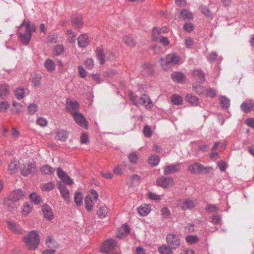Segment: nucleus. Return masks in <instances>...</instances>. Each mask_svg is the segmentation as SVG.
<instances>
[{
  "mask_svg": "<svg viewBox=\"0 0 254 254\" xmlns=\"http://www.w3.org/2000/svg\"><path fill=\"white\" fill-rule=\"evenodd\" d=\"M36 26L29 21L24 20L20 25L18 35L21 42L24 45H27L31 40L32 33L36 31Z\"/></svg>",
  "mask_w": 254,
  "mask_h": 254,
  "instance_id": "obj_1",
  "label": "nucleus"
},
{
  "mask_svg": "<svg viewBox=\"0 0 254 254\" xmlns=\"http://www.w3.org/2000/svg\"><path fill=\"white\" fill-rule=\"evenodd\" d=\"M23 241L29 250H35L40 243V237L36 231L29 232L23 237Z\"/></svg>",
  "mask_w": 254,
  "mask_h": 254,
  "instance_id": "obj_2",
  "label": "nucleus"
},
{
  "mask_svg": "<svg viewBox=\"0 0 254 254\" xmlns=\"http://www.w3.org/2000/svg\"><path fill=\"white\" fill-rule=\"evenodd\" d=\"M129 96L130 100L136 106L143 105L146 108H151L152 107V101L149 96L146 94H144L141 97L139 98L133 93L130 92L129 93Z\"/></svg>",
  "mask_w": 254,
  "mask_h": 254,
  "instance_id": "obj_3",
  "label": "nucleus"
},
{
  "mask_svg": "<svg viewBox=\"0 0 254 254\" xmlns=\"http://www.w3.org/2000/svg\"><path fill=\"white\" fill-rule=\"evenodd\" d=\"M98 198V192L94 190H90L85 199V207L88 211H90L92 210L93 206Z\"/></svg>",
  "mask_w": 254,
  "mask_h": 254,
  "instance_id": "obj_4",
  "label": "nucleus"
},
{
  "mask_svg": "<svg viewBox=\"0 0 254 254\" xmlns=\"http://www.w3.org/2000/svg\"><path fill=\"white\" fill-rule=\"evenodd\" d=\"M212 168L210 167H204L198 163L190 164L188 168V170L193 174H202L211 171Z\"/></svg>",
  "mask_w": 254,
  "mask_h": 254,
  "instance_id": "obj_5",
  "label": "nucleus"
},
{
  "mask_svg": "<svg viewBox=\"0 0 254 254\" xmlns=\"http://www.w3.org/2000/svg\"><path fill=\"white\" fill-rule=\"evenodd\" d=\"M156 184L158 187L167 189L173 187L175 184L174 180L171 177L161 176L156 180Z\"/></svg>",
  "mask_w": 254,
  "mask_h": 254,
  "instance_id": "obj_6",
  "label": "nucleus"
},
{
  "mask_svg": "<svg viewBox=\"0 0 254 254\" xmlns=\"http://www.w3.org/2000/svg\"><path fill=\"white\" fill-rule=\"evenodd\" d=\"M21 174L23 176H27L35 169V165L32 162L26 161L20 166Z\"/></svg>",
  "mask_w": 254,
  "mask_h": 254,
  "instance_id": "obj_7",
  "label": "nucleus"
},
{
  "mask_svg": "<svg viewBox=\"0 0 254 254\" xmlns=\"http://www.w3.org/2000/svg\"><path fill=\"white\" fill-rule=\"evenodd\" d=\"M79 104L77 101H73L69 99L66 100L65 106L66 111L72 115V116L79 113Z\"/></svg>",
  "mask_w": 254,
  "mask_h": 254,
  "instance_id": "obj_8",
  "label": "nucleus"
},
{
  "mask_svg": "<svg viewBox=\"0 0 254 254\" xmlns=\"http://www.w3.org/2000/svg\"><path fill=\"white\" fill-rule=\"evenodd\" d=\"M7 197L9 200L19 203L21 200H23L25 195L22 190L18 189L11 191Z\"/></svg>",
  "mask_w": 254,
  "mask_h": 254,
  "instance_id": "obj_9",
  "label": "nucleus"
},
{
  "mask_svg": "<svg viewBox=\"0 0 254 254\" xmlns=\"http://www.w3.org/2000/svg\"><path fill=\"white\" fill-rule=\"evenodd\" d=\"M166 242L173 249H176L180 246V238L173 234H169L167 236Z\"/></svg>",
  "mask_w": 254,
  "mask_h": 254,
  "instance_id": "obj_10",
  "label": "nucleus"
},
{
  "mask_svg": "<svg viewBox=\"0 0 254 254\" xmlns=\"http://www.w3.org/2000/svg\"><path fill=\"white\" fill-rule=\"evenodd\" d=\"M117 245V242L113 239H109L105 241L101 247V251L106 254H109L112 252Z\"/></svg>",
  "mask_w": 254,
  "mask_h": 254,
  "instance_id": "obj_11",
  "label": "nucleus"
},
{
  "mask_svg": "<svg viewBox=\"0 0 254 254\" xmlns=\"http://www.w3.org/2000/svg\"><path fill=\"white\" fill-rule=\"evenodd\" d=\"M177 205L184 210L191 209L195 205L193 200L190 199H181L178 201Z\"/></svg>",
  "mask_w": 254,
  "mask_h": 254,
  "instance_id": "obj_12",
  "label": "nucleus"
},
{
  "mask_svg": "<svg viewBox=\"0 0 254 254\" xmlns=\"http://www.w3.org/2000/svg\"><path fill=\"white\" fill-rule=\"evenodd\" d=\"M58 189L64 200L67 203H69L71 201V197L68 189L64 185L61 184H59Z\"/></svg>",
  "mask_w": 254,
  "mask_h": 254,
  "instance_id": "obj_13",
  "label": "nucleus"
},
{
  "mask_svg": "<svg viewBox=\"0 0 254 254\" xmlns=\"http://www.w3.org/2000/svg\"><path fill=\"white\" fill-rule=\"evenodd\" d=\"M72 117L77 124L85 129L87 128L88 123L83 115L79 112Z\"/></svg>",
  "mask_w": 254,
  "mask_h": 254,
  "instance_id": "obj_14",
  "label": "nucleus"
},
{
  "mask_svg": "<svg viewBox=\"0 0 254 254\" xmlns=\"http://www.w3.org/2000/svg\"><path fill=\"white\" fill-rule=\"evenodd\" d=\"M8 228L15 234H22L23 230L18 223L11 221L6 222Z\"/></svg>",
  "mask_w": 254,
  "mask_h": 254,
  "instance_id": "obj_15",
  "label": "nucleus"
},
{
  "mask_svg": "<svg viewBox=\"0 0 254 254\" xmlns=\"http://www.w3.org/2000/svg\"><path fill=\"white\" fill-rule=\"evenodd\" d=\"M57 175L63 182L67 185H71L73 184V181L72 179L61 168H59L57 169Z\"/></svg>",
  "mask_w": 254,
  "mask_h": 254,
  "instance_id": "obj_16",
  "label": "nucleus"
},
{
  "mask_svg": "<svg viewBox=\"0 0 254 254\" xmlns=\"http://www.w3.org/2000/svg\"><path fill=\"white\" fill-rule=\"evenodd\" d=\"M171 78L174 82L181 84L184 83L186 80L185 75L180 72L173 73L171 74Z\"/></svg>",
  "mask_w": 254,
  "mask_h": 254,
  "instance_id": "obj_17",
  "label": "nucleus"
},
{
  "mask_svg": "<svg viewBox=\"0 0 254 254\" xmlns=\"http://www.w3.org/2000/svg\"><path fill=\"white\" fill-rule=\"evenodd\" d=\"M42 212L45 218L48 220H52L54 217V214L52 208L47 204L42 206Z\"/></svg>",
  "mask_w": 254,
  "mask_h": 254,
  "instance_id": "obj_18",
  "label": "nucleus"
},
{
  "mask_svg": "<svg viewBox=\"0 0 254 254\" xmlns=\"http://www.w3.org/2000/svg\"><path fill=\"white\" fill-rule=\"evenodd\" d=\"M180 169V165L179 164L169 165L164 168V174L165 175L171 174L178 172Z\"/></svg>",
  "mask_w": 254,
  "mask_h": 254,
  "instance_id": "obj_19",
  "label": "nucleus"
},
{
  "mask_svg": "<svg viewBox=\"0 0 254 254\" xmlns=\"http://www.w3.org/2000/svg\"><path fill=\"white\" fill-rule=\"evenodd\" d=\"M129 232L130 229L128 226L124 225L118 229L117 237L120 239L124 238L129 234Z\"/></svg>",
  "mask_w": 254,
  "mask_h": 254,
  "instance_id": "obj_20",
  "label": "nucleus"
},
{
  "mask_svg": "<svg viewBox=\"0 0 254 254\" xmlns=\"http://www.w3.org/2000/svg\"><path fill=\"white\" fill-rule=\"evenodd\" d=\"M151 209V207L149 205L143 204L137 208V211L140 216H145L150 213Z\"/></svg>",
  "mask_w": 254,
  "mask_h": 254,
  "instance_id": "obj_21",
  "label": "nucleus"
},
{
  "mask_svg": "<svg viewBox=\"0 0 254 254\" xmlns=\"http://www.w3.org/2000/svg\"><path fill=\"white\" fill-rule=\"evenodd\" d=\"M192 76L195 80H199L200 83L205 81V74L200 69H195L192 71Z\"/></svg>",
  "mask_w": 254,
  "mask_h": 254,
  "instance_id": "obj_22",
  "label": "nucleus"
},
{
  "mask_svg": "<svg viewBox=\"0 0 254 254\" xmlns=\"http://www.w3.org/2000/svg\"><path fill=\"white\" fill-rule=\"evenodd\" d=\"M179 61V56L175 53L167 55L165 58L166 64H178Z\"/></svg>",
  "mask_w": 254,
  "mask_h": 254,
  "instance_id": "obj_23",
  "label": "nucleus"
},
{
  "mask_svg": "<svg viewBox=\"0 0 254 254\" xmlns=\"http://www.w3.org/2000/svg\"><path fill=\"white\" fill-rule=\"evenodd\" d=\"M17 204L16 202L9 200L8 197L4 201V204L7 210L11 212L15 211L17 208Z\"/></svg>",
  "mask_w": 254,
  "mask_h": 254,
  "instance_id": "obj_24",
  "label": "nucleus"
},
{
  "mask_svg": "<svg viewBox=\"0 0 254 254\" xmlns=\"http://www.w3.org/2000/svg\"><path fill=\"white\" fill-rule=\"evenodd\" d=\"M78 44L80 47H86L89 44V41L88 36L83 34L80 35L77 39Z\"/></svg>",
  "mask_w": 254,
  "mask_h": 254,
  "instance_id": "obj_25",
  "label": "nucleus"
},
{
  "mask_svg": "<svg viewBox=\"0 0 254 254\" xmlns=\"http://www.w3.org/2000/svg\"><path fill=\"white\" fill-rule=\"evenodd\" d=\"M9 86L7 84H3L0 85V97L1 98H6L9 95Z\"/></svg>",
  "mask_w": 254,
  "mask_h": 254,
  "instance_id": "obj_26",
  "label": "nucleus"
},
{
  "mask_svg": "<svg viewBox=\"0 0 254 254\" xmlns=\"http://www.w3.org/2000/svg\"><path fill=\"white\" fill-rule=\"evenodd\" d=\"M128 184L129 187L138 186L140 183V177L138 175H132L128 178Z\"/></svg>",
  "mask_w": 254,
  "mask_h": 254,
  "instance_id": "obj_27",
  "label": "nucleus"
},
{
  "mask_svg": "<svg viewBox=\"0 0 254 254\" xmlns=\"http://www.w3.org/2000/svg\"><path fill=\"white\" fill-rule=\"evenodd\" d=\"M68 137V133L64 129H60L56 132L55 138L58 140L65 141Z\"/></svg>",
  "mask_w": 254,
  "mask_h": 254,
  "instance_id": "obj_28",
  "label": "nucleus"
},
{
  "mask_svg": "<svg viewBox=\"0 0 254 254\" xmlns=\"http://www.w3.org/2000/svg\"><path fill=\"white\" fill-rule=\"evenodd\" d=\"M241 110L245 113H249L252 110V102L251 100H248L243 102L241 105Z\"/></svg>",
  "mask_w": 254,
  "mask_h": 254,
  "instance_id": "obj_29",
  "label": "nucleus"
},
{
  "mask_svg": "<svg viewBox=\"0 0 254 254\" xmlns=\"http://www.w3.org/2000/svg\"><path fill=\"white\" fill-rule=\"evenodd\" d=\"M180 16L184 20L192 19L193 18L192 13L185 9H182L181 11Z\"/></svg>",
  "mask_w": 254,
  "mask_h": 254,
  "instance_id": "obj_30",
  "label": "nucleus"
},
{
  "mask_svg": "<svg viewBox=\"0 0 254 254\" xmlns=\"http://www.w3.org/2000/svg\"><path fill=\"white\" fill-rule=\"evenodd\" d=\"M19 165V163L18 161L16 160L12 161L8 166V170L9 173L11 174L16 173L17 171L18 168H20Z\"/></svg>",
  "mask_w": 254,
  "mask_h": 254,
  "instance_id": "obj_31",
  "label": "nucleus"
},
{
  "mask_svg": "<svg viewBox=\"0 0 254 254\" xmlns=\"http://www.w3.org/2000/svg\"><path fill=\"white\" fill-rule=\"evenodd\" d=\"M123 41L127 46L130 48H133L135 46V40L131 36L128 35L124 36Z\"/></svg>",
  "mask_w": 254,
  "mask_h": 254,
  "instance_id": "obj_32",
  "label": "nucleus"
},
{
  "mask_svg": "<svg viewBox=\"0 0 254 254\" xmlns=\"http://www.w3.org/2000/svg\"><path fill=\"white\" fill-rule=\"evenodd\" d=\"M55 183L52 182H50L42 184L40 185V188L43 191H49L53 190L55 188Z\"/></svg>",
  "mask_w": 254,
  "mask_h": 254,
  "instance_id": "obj_33",
  "label": "nucleus"
},
{
  "mask_svg": "<svg viewBox=\"0 0 254 254\" xmlns=\"http://www.w3.org/2000/svg\"><path fill=\"white\" fill-rule=\"evenodd\" d=\"M42 75L40 74H36L31 79V84L34 87H38L41 84Z\"/></svg>",
  "mask_w": 254,
  "mask_h": 254,
  "instance_id": "obj_34",
  "label": "nucleus"
},
{
  "mask_svg": "<svg viewBox=\"0 0 254 254\" xmlns=\"http://www.w3.org/2000/svg\"><path fill=\"white\" fill-rule=\"evenodd\" d=\"M163 32V30L157 27H154L152 30V37L154 41H159V39L162 37L161 34Z\"/></svg>",
  "mask_w": 254,
  "mask_h": 254,
  "instance_id": "obj_35",
  "label": "nucleus"
},
{
  "mask_svg": "<svg viewBox=\"0 0 254 254\" xmlns=\"http://www.w3.org/2000/svg\"><path fill=\"white\" fill-rule=\"evenodd\" d=\"M172 249L170 246L164 245L159 247L158 250L160 254H172Z\"/></svg>",
  "mask_w": 254,
  "mask_h": 254,
  "instance_id": "obj_36",
  "label": "nucleus"
},
{
  "mask_svg": "<svg viewBox=\"0 0 254 254\" xmlns=\"http://www.w3.org/2000/svg\"><path fill=\"white\" fill-rule=\"evenodd\" d=\"M25 89L23 87L17 88L14 91V95L16 98L21 100L25 97Z\"/></svg>",
  "mask_w": 254,
  "mask_h": 254,
  "instance_id": "obj_37",
  "label": "nucleus"
},
{
  "mask_svg": "<svg viewBox=\"0 0 254 254\" xmlns=\"http://www.w3.org/2000/svg\"><path fill=\"white\" fill-rule=\"evenodd\" d=\"M74 200L75 204L78 206H81L83 203V197L81 192L76 191L74 193Z\"/></svg>",
  "mask_w": 254,
  "mask_h": 254,
  "instance_id": "obj_38",
  "label": "nucleus"
},
{
  "mask_svg": "<svg viewBox=\"0 0 254 254\" xmlns=\"http://www.w3.org/2000/svg\"><path fill=\"white\" fill-rule=\"evenodd\" d=\"M96 55L101 64H104L105 62H106V55H105L104 52L101 48H97Z\"/></svg>",
  "mask_w": 254,
  "mask_h": 254,
  "instance_id": "obj_39",
  "label": "nucleus"
},
{
  "mask_svg": "<svg viewBox=\"0 0 254 254\" xmlns=\"http://www.w3.org/2000/svg\"><path fill=\"white\" fill-rule=\"evenodd\" d=\"M40 171L42 173L46 175L52 174L55 172L54 169L48 165H45L41 167Z\"/></svg>",
  "mask_w": 254,
  "mask_h": 254,
  "instance_id": "obj_40",
  "label": "nucleus"
},
{
  "mask_svg": "<svg viewBox=\"0 0 254 254\" xmlns=\"http://www.w3.org/2000/svg\"><path fill=\"white\" fill-rule=\"evenodd\" d=\"M128 158L129 162L131 164H136L138 160V153L132 152L128 154Z\"/></svg>",
  "mask_w": 254,
  "mask_h": 254,
  "instance_id": "obj_41",
  "label": "nucleus"
},
{
  "mask_svg": "<svg viewBox=\"0 0 254 254\" xmlns=\"http://www.w3.org/2000/svg\"><path fill=\"white\" fill-rule=\"evenodd\" d=\"M199 81H196L193 83V88L195 92L198 94H202L204 93V88L200 85Z\"/></svg>",
  "mask_w": 254,
  "mask_h": 254,
  "instance_id": "obj_42",
  "label": "nucleus"
},
{
  "mask_svg": "<svg viewBox=\"0 0 254 254\" xmlns=\"http://www.w3.org/2000/svg\"><path fill=\"white\" fill-rule=\"evenodd\" d=\"M160 162V158L157 155H151L149 157L148 163L151 166H157Z\"/></svg>",
  "mask_w": 254,
  "mask_h": 254,
  "instance_id": "obj_43",
  "label": "nucleus"
},
{
  "mask_svg": "<svg viewBox=\"0 0 254 254\" xmlns=\"http://www.w3.org/2000/svg\"><path fill=\"white\" fill-rule=\"evenodd\" d=\"M82 18L80 16H74L72 18V24L77 28L82 26Z\"/></svg>",
  "mask_w": 254,
  "mask_h": 254,
  "instance_id": "obj_44",
  "label": "nucleus"
},
{
  "mask_svg": "<svg viewBox=\"0 0 254 254\" xmlns=\"http://www.w3.org/2000/svg\"><path fill=\"white\" fill-rule=\"evenodd\" d=\"M186 100L193 106H197L198 104V98L191 94L187 95Z\"/></svg>",
  "mask_w": 254,
  "mask_h": 254,
  "instance_id": "obj_45",
  "label": "nucleus"
},
{
  "mask_svg": "<svg viewBox=\"0 0 254 254\" xmlns=\"http://www.w3.org/2000/svg\"><path fill=\"white\" fill-rule=\"evenodd\" d=\"M108 208L105 205H103L100 207V209L98 211V215L101 218H105L106 217L108 213Z\"/></svg>",
  "mask_w": 254,
  "mask_h": 254,
  "instance_id": "obj_46",
  "label": "nucleus"
},
{
  "mask_svg": "<svg viewBox=\"0 0 254 254\" xmlns=\"http://www.w3.org/2000/svg\"><path fill=\"white\" fill-rule=\"evenodd\" d=\"M171 101L175 105H180L183 103V98L181 96L175 94L172 96Z\"/></svg>",
  "mask_w": 254,
  "mask_h": 254,
  "instance_id": "obj_47",
  "label": "nucleus"
},
{
  "mask_svg": "<svg viewBox=\"0 0 254 254\" xmlns=\"http://www.w3.org/2000/svg\"><path fill=\"white\" fill-rule=\"evenodd\" d=\"M160 211L161 217L163 219L169 218L171 215V212L169 209L166 207L162 208Z\"/></svg>",
  "mask_w": 254,
  "mask_h": 254,
  "instance_id": "obj_48",
  "label": "nucleus"
},
{
  "mask_svg": "<svg viewBox=\"0 0 254 254\" xmlns=\"http://www.w3.org/2000/svg\"><path fill=\"white\" fill-rule=\"evenodd\" d=\"M64 50V48L62 45H58L55 47L54 51V54L56 56L62 55Z\"/></svg>",
  "mask_w": 254,
  "mask_h": 254,
  "instance_id": "obj_49",
  "label": "nucleus"
},
{
  "mask_svg": "<svg viewBox=\"0 0 254 254\" xmlns=\"http://www.w3.org/2000/svg\"><path fill=\"white\" fill-rule=\"evenodd\" d=\"M30 199L35 204H38L41 202V199L37 193H33L30 195Z\"/></svg>",
  "mask_w": 254,
  "mask_h": 254,
  "instance_id": "obj_50",
  "label": "nucleus"
},
{
  "mask_svg": "<svg viewBox=\"0 0 254 254\" xmlns=\"http://www.w3.org/2000/svg\"><path fill=\"white\" fill-rule=\"evenodd\" d=\"M12 106L13 107V112L15 114H19L22 109V105L20 103H18L16 101H13L12 103Z\"/></svg>",
  "mask_w": 254,
  "mask_h": 254,
  "instance_id": "obj_51",
  "label": "nucleus"
},
{
  "mask_svg": "<svg viewBox=\"0 0 254 254\" xmlns=\"http://www.w3.org/2000/svg\"><path fill=\"white\" fill-rule=\"evenodd\" d=\"M201 10L202 12L206 16L212 18L213 17V15L210 10L206 6H201L200 7Z\"/></svg>",
  "mask_w": 254,
  "mask_h": 254,
  "instance_id": "obj_52",
  "label": "nucleus"
},
{
  "mask_svg": "<svg viewBox=\"0 0 254 254\" xmlns=\"http://www.w3.org/2000/svg\"><path fill=\"white\" fill-rule=\"evenodd\" d=\"M198 238L196 236L190 235L186 238L187 242L190 244H193L198 241Z\"/></svg>",
  "mask_w": 254,
  "mask_h": 254,
  "instance_id": "obj_53",
  "label": "nucleus"
},
{
  "mask_svg": "<svg viewBox=\"0 0 254 254\" xmlns=\"http://www.w3.org/2000/svg\"><path fill=\"white\" fill-rule=\"evenodd\" d=\"M32 211V206L29 204L26 203L24 205L23 209H22V215L23 216H27L31 211Z\"/></svg>",
  "mask_w": 254,
  "mask_h": 254,
  "instance_id": "obj_54",
  "label": "nucleus"
},
{
  "mask_svg": "<svg viewBox=\"0 0 254 254\" xmlns=\"http://www.w3.org/2000/svg\"><path fill=\"white\" fill-rule=\"evenodd\" d=\"M9 105L6 101H0V111L5 112L9 108Z\"/></svg>",
  "mask_w": 254,
  "mask_h": 254,
  "instance_id": "obj_55",
  "label": "nucleus"
},
{
  "mask_svg": "<svg viewBox=\"0 0 254 254\" xmlns=\"http://www.w3.org/2000/svg\"><path fill=\"white\" fill-rule=\"evenodd\" d=\"M36 122L37 125L42 127L47 126L48 124V121H47V120L42 117L38 118L37 119Z\"/></svg>",
  "mask_w": 254,
  "mask_h": 254,
  "instance_id": "obj_56",
  "label": "nucleus"
},
{
  "mask_svg": "<svg viewBox=\"0 0 254 254\" xmlns=\"http://www.w3.org/2000/svg\"><path fill=\"white\" fill-rule=\"evenodd\" d=\"M220 103L223 108H227L229 107L230 105V101L229 100L225 97H221L220 99Z\"/></svg>",
  "mask_w": 254,
  "mask_h": 254,
  "instance_id": "obj_57",
  "label": "nucleus"
},
{
  "mask_svg": "<svg viewBox=\"0 0 254 254\" xmlns=\"http://www.w3.org/2000/svg\"><path fill=\"white\" fill-rule=\"evenodd\" d=\"M204 93H205L206 96L211 98L214 97L216 96L215 91L211 88L205 89Z\"/></svg>",
  "mask_w": 254,
  "mask_h": 254,
  "instance_id": "obj_58",
  "label": "nucleus"
},
{
  "mask_svg": "<svg viewBox=\"0 0 254 254\" xmlns=\"http://www.w3.org/2000/svg\"><path fill=\"white\" fill-rule=\"evenodd\" d=\"M206 210L208 212H215L218 211V208L215 205L208 204L206 207Z\"/></svg>",
  "mask_w": 254,
  "mask_h": 254,
  "instance_id": "obj_59",
  "label": "nucleus"
},
{
  "mask_svg": "<svg viewBox=\"0 0 254 254\" xmlns=\"http://www.w3.org/2000/svg\"><path fill=\"white\" fill-rule=\"evenodd\" d=\"M183 28L186 32H190L193 30L194 26L191 23H187L184 25Z\"/></svg>",
  "mask_w": 254,
  "mask_h": 254,
  "instance_id": "obj_60",
  "label": "nucleus"
},
{
  "mask_svg": "<svg viewBox=\"0 0 254 254\" xmlns=\"http://www.w3.org/2000/svg\"><path fill=\"white\" fill-rule=\"evenodd\" d=\"M143 133L146 137H149L152 136V132L151 128L148 126H145L143 129Z\"/></svg>",
  "mask_w": 254,
  "mask_h": 254,
  "instance_id": "obj_61",
  "label": "nucleus"
},
{
  "mask_svg": "<svg viewBox=\"0 0 254 254\" xmlns=\"http://www.w3.org/2000/svg\"><path fill=\"white\" fill-rule=\"evenodd\" d=\"M185 45L187 48H191L193 44L194 40L190 37H188L185 39Z\"/></svg>",
  "mask_w": 254,
  "mask_h": 254,
  "instance_id": "obj_62",
  "label": "nucleus"
},
{
  "mask_svg": "<svg viewBox=\"0 0 254 254\" xmlns=\"http://www.w3.org/2000/svg\"><path fill=\"white\" fill-rule=\"evenodd\" d=\"M37 110V106L35 104H31L28 107V112L29 114H34Z\"/></svg>",
  "mask_w": 254,
  "mask_h": 254,
  "instance_id": "obj_63",
  "label": "nucleus"
},
{
  "mask_svg": "<svg viewBox=\"0 0 254 254\" xmlns=\"http://www.w3.org/2000/svg\"><path fill=\"white\" fill-rule=\"evenodd\" d=\"M115 58V56L113 53L110 52L106 54V62H113Z\"/></svg>",
  "mask_w": 254,
  "mask_h": 254,
  "instance_id": "obj_64",
  "label": "nucleus"
}]
</instances>
